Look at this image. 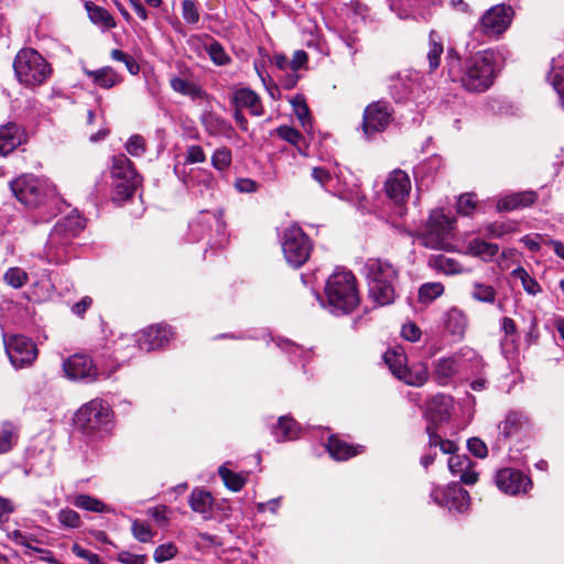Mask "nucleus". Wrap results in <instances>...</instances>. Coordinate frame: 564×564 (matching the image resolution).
<instances>
[{
  "mask_svg": "<svg viewBox=\"0 0 564 564\" xmlns=\"http://www.w3.org/2000/svg\"><path fill=\"white\" fill-rule=\"evenodd\" d=\"M148 516H150L153 520H155L160 525H165L169 522V518L166 516L167 513V507L166 506H156L153 508H150L147 511Z\"/></svg>",
  "mask_w": 564,
  "mask_h": 564,
  "instance_id": "774afa93",
  "label": "nucleus"
},
{
  "mask_svg": "<svg viewBox=\"0 0 564 564\" xmlns=\"http://www.w3.org/2000/svg\"><path fill=\"white\" fill-rule=\"evenodd\" d=\"M202 124L206 132L214 137H225L229 139L234 134L231 123L212 111L204 112L202 116Z\"/></svg>",
  "mask_w": 564,
  "mask_h": 564,
  "instance_id": "4be33fe9",
  "label": "nucleus"
},
{
  "mask_svg": "<svg viewBox=\"0 0 564 564\" xmlns=\"http://www.w3.org/2000/svg\"><path fill=\"white\" fill-rule=\"evenodd\" d=\"M444 53V44L442 36L435 32L431 31L429 36V51H427V59L429 66L431 70H435L441 64V56Z\"/></svg>",
  "mask_w": 564,
  "mask_h": 564,
  "instance_id": "72a5a7b5",
  "label": "nucleus"
},
{
  "mask_svg": "<svg viewBox=\"0 0 564 564\" xmlns=\"http://www.w3.org/2000/svg\"><path fill=\"white\" fill-rule=\"evenodd\" d=\"M18 80L26 87L44 84L52 75V67L46 59L33 48L21 50L13 63Z\"/></svg>",
  "mask_w": 564,
  "mask_h": 564,
  "instance_id": "20e7f679",
  "label": "nucleus"
},
{
  "mask_svg": "<svg viewBox=\"0 0 564 564\" xmlns=\"http://www.w3.org/2000/svg\"><path fill=\"white\" fill-rule=\"evenodd\" d=\"M411 187L410 176L406 172L399 169L393 170L386 180V194L395 205L397 213L400 216L404 214L403 205L409 198Z\"/></svg>",
  "mask_w": 564,
  "mask_h": 564,
  "instance_id": "ddd939ff",
  "label": "nucleus"
},
{
  "mask_svg": "<svg viewBox=\"0 0 564 564\" xmlns=\"http://www.w3.org/2000/svg\"><path fill=\"white\" fill-rule=\"evenodd\" d=\"M72 503L83 510L90 511V512H97V513H113L115 509L106 503H104L101 500L86 495V494H79L76 495Z\"/></svg>",
  "mask_w": 564,
  "mask_h": 564,
  "instance_id": "2f4dec72",
  "label": "nucleus"
},
{
  "mask_svg": "<svg viewBox=\"0 0 564 564\" xmlns=\"http://www.w3.org/2000/svg\"><path fill=\"white\" fill-rule=\"evenodd\" d=\"M536 194L532 191L513 193L500 198L497 203V209L507 212L528 207L536 200Z\"/></svg>",
  "mask_w": 564,
  "mask_h": 564,
  "instance_id": "b1692460",
  "label": "nucleus"
},
{
  "mask_svg": "<svg viewBox=\"0 0 564 564\" xmlns=\"http://www.w3.org/2000/svg\"><path fill=\"white\" fill-rule=\"evenodd\" d=\"M421 0H389L390 9L395 11L401 19L409 17L408 8H413L420 3Z\"/></svg>",
  "mask_w": 564,
  "mask_h": 564,
  "instance_id": "680f3d73",
  "label": "nucleus"
},
{
  "mask_svg": "<svg viewBox=\"0 0 564 564\" xmlns=\"http://www.w3.org/2000/svg\"><path fill=\"white\" fill-rule=\"evenodd\" d=\"M466 253L478 257L486 262H490L499 252V246L496 243L487 242L482 239H471L467 245Z\"/></svg>",
  "mask_w": 564,
  "mask_h": 564,
  "instance_id": "c756f323",
  "label": "nucleus"
},
{
  "mask_svg": "<svg viewBox=\"0 0 564 564\" xmlns=\"http://www.w3.org/2000/svg\"><path fill=\"white\" fill-rule=\"evenodd\" d=\"M449 491H452V485H448L447 487H434L431 491V498L440 507H446L449 506V498L451 495Z\"/></svg>",
  "mask_w": 564,
  "mask_h": 564,
  "instance_id": "bf43d9fd",
  "label": "nucleus"
},
{
  "mask_svg": "<svg viewBox=\"0 0 564 564\" xmlns=\"http://www.w3.org/2000/svg\"><path fill=\"white\" fill-rule=\"evenodd\" d=\"M362 448L364 446H352L334 435L329 437L327 443V451L336 460H345L356 456L358 453L362 452Z\"/></svg>",
  "mask_w": 564,
  "mask_h": 564,
  "instance_id": "393cba45",
  "label": "nucleus"
},
{
  "mask_svg": "<svg viewBox=\"0 0 564 564\" xmlns=\"http://www.w3.org/2000/svg\"><path fill=\"white\" fill-rule=\"evenodd\" d=\"M392 120V109L384 101H376L364 111L362 129L370 138L373 133L382 132Z\"/></svg>",
  "mask_w": 564,
  "mask_h": 564,
  "instance_id": "4468645a",
  "label": "nucleus"
},
{
  "mask_svg": "<svg viewBox=\"0 0 564 564\" xmlns=\"http://www.w3.org/2000/svg\"><path fill=\"white\" fill-rule=\"evenodd\" d=\"M74 423L85 434L107 430L110 424V408L101 400H91L78 409Z\"/></svg>",
  "mask_w": 564,
  "mask_h": 564,
  "instance_id": "1a4fd4ad",
  "label": "nucleus"
},
{
  "mask_svg": "<svg viewBox=\"0 0 564 564\" xmlns=\"http://www.w3.org/2000/svg\"><path fill=\"white\" fill-rule=\"evenodd\" d=\"M467 325L465 314L457 310L452 308L447 312L445 317V327L454 336H463Z\"/></svg>",
  "mask_w": 564,
  "mask_h": 564,
  "instance_id": "c9c22d12",
  "label": "nucleus"
},
{
  "mask_svg": "<svg viewBox=\"0 0 564 564\" xmlns=\"http://www.w3.org/2000/svg\"><path fill=\"white\" fill-rule=\"evenodd\" d=\"M496 485L505 494L519 495L527 492L532 482L523 473L512 468H503L496 475Z\"/></svg>",
  "mask_w": 564,
  "mask_h": 564,
  "instance_id": "dca6fc26",
  "label": "nucleus"
},
{
  "mask_svg": "<svg viewBox=\"0 0 564 564\" xmlns=\"http://www.w3.org/2000/svg\"><path fill=\"white\" fill-rule=\"evenodd\" d=\"M476 207V200L473 194H464L460 195L457 200V212L465 216L471 214L474 208Z\"/></svg>",
  "mask_w": 564,
  "mask_h": 564,
  "instance_id": "0e129e2a",
  "label": "nucleus"
},
{
  "mask_svg": "<svg viewBox=\"0 0 564 564\" xmlns=\"http://www.w3.org/2000/svg\"><path fill=\"white\" fill-rule=\"evenodd\" d=\"M550 82L557 93L564 109V68L553 69V72L550 74Z\"/></svg>",
  "mask_w": 564,
  "mask_h": 564,
  "instance_id": "13d9d810",
  "label": "nucleus"
},
{
  "mask_svg": "<svg viewBox=\"0 0 564 564\" xmlns=\"http://www.w3.org/2000/svg\"><path fill=\"white\" fill-rule=\"evenodd\" d=\"M383 359L392 375L408 386L422 387L429 380L427 365L419 361L409 366L406 354L402 348L388 349Z\"/></svg>",
  "mask_w": 564,
  "mask_h": 564,
  "instance_id": "423d86ee",
  "label": "nucleus"
},
{
  "mask_svg": "<svg viewBox=\"0 0 564 564\" xmlns=\"http://www.w3.org/2000/svg\"><path fill=\"white\" fill-rule=\"evenodd\" d=\"M467 447L471 454L478 458H485L488 454L487 445L477 437H471L467 442Z\"/></svg>",
  "mask_w": 564,
  "mask_h": 564,
  "instance_id": "69168bd1",
  "label": "nucleus"
},
{
  "mask_svg": "<svg viewBox=\"0 0 564 564\" xmlns=\"http://www.w3.org/2000/svg\"><path fill=\"white\" fill-rule=\"evenodd\" d=\"M72 552L77 557L86 560L89 564H106L105 560L101 556H99L98 554H96V553H94V552H91L89 550H86V549L82 547L77 543H75L72 546Z\"/></svg>",
  "mask_w": 564,
  "mask_h": 564,
  "instance_id": "052dcab7",
  "label": "nucleus"
},
{
  "mask_svg": "<svg viewBox=\"0 0 564 564\" xmlns=\"http://www.w3.org/2000/svg\"><path fill=\"white\" fill-rule=\"evenodd\" d=\"M25 141L26 133L18 123L8 122L0 127V155L11 153Z\"/></svg>",
  "mask_w": 564,
  "mask_h": 564,
  "instance_id": "6ab92c4d",
  "label": "nucleus"
},
{
  "mask_svg": "<svg viewBox=\"0 0 564 564\" xmlns=\"http://www.w3.org/2000/svg\"><path fill=\"white\" fill-rule=\"evenodd\" d=\"M281 243L284 258L293 268H300L308 260L312 242L297 225L284 229Z\"/></svg>",
  "mask_w": 564,
  "mask_h": 564,
  "instance_id": "6e6552de",
  "label": "nucleus"
},
{
  "mask_svg": "<svg viewBox=\"0 0 564 564\" xmlns=\"http://www.w3.org/2000/svg\"><path fill=\"white\" fill-rule=\"evenodd\" d=\"M364 272L368 281L369 296L378 305H387L393 302L395 291L394 283L398 271L386 260L379 258L368 259L364 265Z\"/></svg>",
  "mask_w": 564,
  "mask_h": 564,
  "instance_id": "f03ea898",
  "label": "nucleus"
},
{
  "mask_svg": "<svg viewBox=\"0 0 564 564\" xmlns=\"http://www.w3.org/2000/svg\"><path fill=\"white\" fill-rule=\"evenodd\" d=\"M57 519L64 528L77 529L82 524L79 514L69 508L61 509L57 514Z\"/></svg>",
  "mask_w": 564,
  "mask_h": 564,
  "instance_id": "de8ad7c7",
  "label": "nucleus"
},
{
  "mask_svg": "<svg viewBox=\"0 0 564 564\" xmlns=\"http://www.w3.org/2000/svg\"><path fill=\"white\" fill-rule=\"evenodd\" d=\"M527 423L528 417L523 413L510 411L506 419L498 425L499 435L508 438L522 430Z\"/></svg>",
  "mask_w": 564,
  "mask_h": 564,
  "instance_id": "7c9ffc66",
  "label": "nucleus"
},
{
  "mask_svg": "<svg viewBox=\"0 0 564 564\" xmlns=\"http://www.w3.org/2000/svg\"><path fill=\"white\" fill-rule=\"evenodd\" d=\"M293 111L299 119L301 126L308 130L312 128V120L310 115L308 106L303 96L297 95L291 100Z\"/></svg>",
  "mask_w": 564,
  "mask_h": 564,
  "instance_id": "58836bf2",
  "label": "nucleus"
},
{
  "mask_svg": "<svg viewBox=\"0 0 564 564\" xmlns=\"http://www.w3.org/2000/svg\"><path fill=\"white\" fill-rule=\"evenodd\" d=\"M18 435L11 425H4L0 430V454L11 451L17 443Z\"/></svg>",
  "mask_w": 564,
  "mask_h": 564,
  "instance_id": "49530a36",
  "label": "nucleus"
},
{
  "mask_svg": "<svg viewBox=\"0 0 564 564\" xmlns=\"http://www.w3.org/2000/svg\"><path fill=\"white\" fill-rule=\"evenodd\" d=\"M275 132L279 138L294 145L300 154L306 155L307 145L299 130L289 126H280Z\"/></svg>",
  "mask_w": 564,
  "mask_h": 564,
  "instance_id": "f704fd0d",
  "label": "nucleus"
},
{
  "mask_svg": "<svg viewBox=\"0 0 564 564\" xmlns=\"http://www.w3.org/2000/svg\"><path fill=\"white\" fill-rule=\"evenodd\" d=\"M84 228V220L79 216H68L56 223L50 232L45 256L50 262L59 263L65 259L66 248Z\"/></svg>",
  "mask_w": 564,
  "mask_h": 564,
  "instance_id": "39448f33",
  "label": "nucleus"
},
{
  "mask_svg": "<svg viewBox=\"0 0 564 564\" xmlns=\"http://www.w3.org/2000/svg\"><path fill=\"white\" fill-rule=\"evenodd\" d=\"M446 61L448 76L452 78L453 82H456L458 73L460 72V61L457 52L454 48L447 50Z\"/></svg>",
  "mask_w": 564,
  "mask_h": 564,
  "instance_id": "4d7b16f0",
  "label": "nucleus"
},
{
  "mask_svg": "<svg viewBox=\"0 0 564 564\" xmlns=\"http://www.w3.org/2000/svg\"><path fill=\"white\" fill-rule=\"evenodd\" d=\"M471 466L470 459L463 455H453L448 459V468L455 476H459L465 469Z\"/></svg>",
  "mask_w": 564,
  "mask_h": 564,
  "instance_id": "864d4df0",
  "label": "nucleus"
},
{
  "mask_svg": "<svg viewBox=\"0 0 564 564\" xmlns=\"http://www.w3.org/2000/svg\"><path fill=\"white\" fill-rule=\"evenodd\" d=\"M177 554V546L172 543H164L159 545L153 553V558L156 563H163L174 558Z\"/></svg>",
  "mask_w": 564,
  "mask_h": 564,
  "instance_id": "8fccbe9b",
  "label": "nucleus"
},
{
  "mask_svg": "<svg viewBox=\"0 0 564 564\" xmlns=\"http://www.w3.org/2000/svg\"><path fill=\"white\" fill-rule=\"evenodd\" d=\"M218 473L226 487L232 491L241 490L246 484L247 478L245 476L236 474L225 466L219 467Z\"/></svg>",
  "mask_w": 564,
  "mask_h": 564,
  "instance_id": "a19ab883",
  "label": "nucleus"
},
{
  "mask_svg": "<svg viewBox=\"0 0 564 564\" xmlns=\"http://www.w3.org/2000/svg\"><path fill=\"white\" fill-rule=\"evenodd\" d=\"M444 292V286L438 282L425 283L419 290V299L423 303H430Z\"/></svg>",
  "mask_w": 564,
  "mask_h": 564,
  "instance_id": "a18cd8bd",
  "label": "nucleus"
},
{
  "mask_svg": "<svg viewBox=\"0 0 564 564\" xmlns=\"http://www.w3.org/2000/svg\"><path fill=\"white\" fill-rule=\"evenodd\" d=\"M513 227L505 221H495L486 226L485 231L490 238H501L510 234Z\"/></svg>",
  "mask_w": 564,
  "mask_h": 564,
  "instance_id": "5fc2aeb1",
  "label": "nucleus"
},
{
  "mask_svg": "<svg viewBox=\"0 0 564 564\" xmlns=\"http://www.w3.org/2000/svg\"><path fill=\"white\" fill-rule=\"evenodd\" d=\"M513 15V9L510 6H494L480 17L475 31L488 37H498L510 26Z\"/></svg>",
  "mask_w": 564,
  "mask_h": 564,
  "instance_id": "9d476101",
  "label": "nucleus"
},
{
  "mask_svg": "<svg viewBox=\"0 0 564 564\" xmlns=\"http://www.w3.org/2000/svg\"><path fill=\"white\" fill-rule=\"evenodd\" d=\"M111 174L117 181L141 180L132 162L124 154L113 156Z\"/></svg>",
  "mask_w": 564,
  "mask_h": 564,
  "instance_id": "cd10ccee",
  "label": "nucleus"
},
{
  "mask_svg": "<svg viewBox=\"0 0 564 564\" xmlns=\"http://www.w3.org/2000/svg\"><path fill=\"white\" fill-rule=\"evenodd\" d=\"M4 281L12 288L19 289L28 281V274L20 268H10L3 276Z\"/></svg>",
  "mask_w": 564,
  "mask_h": 564,
  "instance_id": "09e8293b",
  "label": "nucleus"
},
{
  "mask_svg": "<svg viewBox=\"0 0 564 564\" xmlns=\"http://www.w3.org/2000/svg\"><path fill=\"white\" fill-rule=\"evenodd\" d=\"M497 292L494 286L475 282L473 284L471 297L478 302L494 304L496 301Z\"/></svg>",
  "mask_w": 564,
  "mask_h": 564,
  "instance_id": "79ce46f5",
  "label": "nucleus"
},
{
  "mask_svg": "<svg viewBox=\"0 0 564 564\" xmlns=\"http://www.w3.org/2000/svg\"><path fill=\"white\" fill-rule=\"evenodd\" d=\"M93 83L104 89H110L121 82V77L109 66L96 70L84 69Z\"/></svg>",
  "mask_w": 564,
  "mask_h": 564,
  "instance_id": "c85d7f7f",
  "label": "nucleus"
},
{
  "mask_svg": "<svg viewBox=\"0 0 564 564\" xmlns=\"http://www.w3.org/2000/svg\"><path fill=\"white\" fill-rule=\"evenodd\" d=\"M6 352L15 369L32 365L37 357L35 344L22 335L4 336Z\"/></svg>",
  "mask_w": 564,
  "mask_h": 564,
  "instance_id": "f8f14e48",
  "label": "nucleus"
},
{
  "mask_svg": "<svg viewBox=\"0 0 564 564\" xmlns=\"http://www.w3.org/2000/svg\"><path fill=\"white\" fill-rule=\"evenodd\" d=\"M299 433L297 423L289 416H281L278 425L273 429V435L278 442L295 440Z\"/></svg>",
  "mask_w": 564,
  "mask_h": 564,
  "instance_id": "473e14b6",
  "label": "nucleus"
},
{
  "mask_svg": "<svg viewBox=\"0 0 564 564\" xmlns=\"http://www.w3.org/2000/svg\"><path fill=\"white\" fill-rule=\"evenodd\" d=\"M232 102L236 108L248 109L252 116H262L263 106L261 99L257 93L249 88H239L234 93Z\"/></svg>",
  "mask_w": 564,
  "mask_h": 564,
  "instance_id": "412c9836",
  "label": "nucleus"
},
{
  "mask_svg": "<svg viewBox=\"0 0 564 564\" xmlns=\"http://www.w3.org/2000/svg\"><path fill=\"white\" fill-rule=\"evenodd\" d=\"M11 191L19 202L29 208H35L54 195L53 186L45 180L23 174L10 183Z\"/></svg>",
  "mask_w": 564,
  "mask_h": 564,
  "instance_id": "0eeeda50",
  "label": "nucleus"
},
{
  "mask_svg": "<svg viewBox=\"0 0 564 564\" xmlns=\"http://www.w3.org/2000/svg\"><path fill=\"white\" fill-rule=\"evenodd\" d=\"M453 229V218L447 216L443 209L433 210L429 218L426 234L423 237L425 247L435 250H447L448 238Z\"/></svg>",
  "mask_w": 564,
  "mask_h": 564,
  "instance_id": "9b49d317",
  "label": "nucleus"
},
{
  "mask_svg": "<svg viewBox=\"0 0 564 564\" xmlns=\"http://www.w3.org/2000/svg\"><path fill=\"white\" fill-rule=\"evenodd\" d=\"M89 19L95 24H98L106 29H111L116 26V22L111 14L104 8L98 7L94 3H89L86 6Z\"/></svg>",
  "mask_w": 564,
  "mask_h": 564,
  "instance_id": "4c0bfd02",
  "label": "nucleus"
},
{
  "mask_svg": "<svg viewBox=\"0 0 564 564\" xmlns=\"http://www.w3.org/2000/svg\"><path fill=\"white\" fill-rule=\"evenodd\" d=\"M419 87V75L412 72H404L391 78L389 91L391 97L400 102L409 99Z\"/></svg>",
  "mask_w": 564,
  "mask_h": 564,
  "instance_id": "a211bd4d",
  "label": "nucleus"
},
{
  "mask_svg": "<svg viewBox=\"0 0 564 564\" xmlns=\"http://www.w3.org/2000/svg\"><path fill=\"white\" fill-rule=\"evenodd\" d=\"M206 160V155L200 145H189L186 150L185 162L189 164L203 163Z\"/></svg>",
  "mask_w": 564,
  "mask_h": 564,
  "instance_id": "338daca9",
  "label": "nucleus"
},
{
  "mask_svg": "<svg viewBox=\"0 0 564 564\" xmlns=\"http://www.w3.org/2000/svg\"><path fill=\"white\" fill-rule=\"evenodd\" d=\"M503 58L500 48L478 52L465 62L464 70L458 73L457 80L468 91H485L492 85L499 59Z\"/></svg>",
  "mask_w": 564,
  "mask_h": 564,
  "instance_id": "f257e3e1",
  "label": "nucleus"
},
{
  "mask_svg": "<svg viewBox=\"0 0 564 564\" xmlns=\"http://www.w3.org/2000/svg\"><path fill=\"white\" fill-rule=\"evenodd\" d=\"M172 332L166 325L150 326L142 332L140 337L134 340L132 337H126L129 343H138V348L145 351H151L163 347L169 343Z\"/></svg>",
  "mask_w": 564,
  "mask_h": 564,
  "instance_id": "f3484780",
  "label": "nucleus"
},
{
  "mask_svg": "<svg viewBox=\"0 0 564 564\" xmlns=\"http://www.w3.org/2000/svg\"><path fill=\"white\" fill-rule=\"evenodd\" d=\"M170 86L175 93L187 96L193 100H207L209 97L200 85L183 77H172L170 79Z\"/></svg>",
  "mask_w": 564,
  "mask_h": 564,
  "instance_id": "5701e85b",
  "label": "nucleus"
},
{
  "mask_svg": "<svg viewBox=\"0 0 564 564\" xmlns=\"http://www.w3.org/2000/svg\"><path fill=\"white\" fill-rule=\"evenodd\" d=\"M511 274L513 278L521 281L522 288L528 294L536 295L542 292L541 285L528 273L524 268L518 267L511 272Z\"/></svg>",
  "mask_w": 564,
  "mask_h": 564,
  "instance_id": "ea45409f",
  "label": "nucleus"
},
{
  "mask_svg": "<svg viewBox=\"0 0 564 564\" xmlns=\"http://www.w3.org/2000/svg\"><path fill=\"white\" fill-rule=\"evenodd\" d=\"M141 180L117 181L115 185V200H126L130 198L137 187L140 185Z\"/></svg>",
  "mask_w": 564,
  "mask_h": 564,
  "instance_id": "37998d69",
  "label": "nucleus"
},
{
  "mask_svg": "<svg viewBox=\"0 0 564 564\" xmlns=\"http://www.w3.org/2000/svg\"><path fill=\"white\" fill-rule=\"evenodd\" d=\"M182 15L183 19L189 24H195L198 22L199 12L196 4L192 0H184L182 2Z\"/></svg>",
  "mask_w": 564,
  "mask_h": 564,
  "instance_id": "e2e57ef3",
  "label": "nucleus"
},
{
  "mask_svg": "<svg viewBox=\"0 0 564 564\" xmlns=\"http://www.w3.org/2000/svg\"><path fill=\"white\" fill-rule=\"evenodd\" d=\"M231 163V151L228 148L217 149L212 156V164L215 169L224 171Z\"/></svg>",
  "mask_w": 564,
  "mask_h": 564,
  "instance_id": "603ef678",
  "label": "nucleus"
},
{
  "mask_svg": "<svg viewBox=\"0 0 564 564\" xmlns=\"http://www.w3.org/2000/svg\"><path fill=\"white\" fill-rule=\"evenodd\" d=\"M329 310L335 314L351 312L359 303L355 275L350 271H336L325 286Z\"/></svg>",
  "mask_w": 564,
  "mask_h": 564,
  "instance_id": "7ed1b4c3",
  "label": "nucleus"
},
{
  "mask_svg": "<svg viewBox=\"0 0 564 564\" xmlns=\"http://www.w3.org/2000/svg\"><path fill=\"white\" fill-rule=\"evenodd\" d=\"M127 152L132 156H141L145 152V140L139 134L130 137L124 145Z\"/></svg>",
  "mask_w": 564,
  "mask_h": 564,
  "instance_id": "6e6d98bb",
  "label": "nucleus"
},
{
  "mask_svg": "<svg viewBox=\"0 0 564 564\" xmlns=\"http://www.w3.org/2000/svg\"><path fill=\"white\" fill-rule=\"evenodd\" d=\"M206 51H207V54L210 57V59L216 65L224 66V65L229 64L230 57L226 53L225 48L223 47V45L220 43L213 41L212 43L206 45Z\"/></svg>",
  "mask_w": 564,
  "mask_h": 564,
  "instance_id": "c03bdc74",
  "label": "nucleus"
},
{
  "mask_svg": "<svg viewBox=\"0 0 564 564\" xmlns=\"http://www.w3.org/2000/svg\"><path fill=\"white\" fill-rule=\"evenodd\" d=\"M449 510H456L457 512H464L469 507V494L467 490L462 488L458 484H452V491H449Z\"/></svg>",
  "mask_w": 564,
  "mask_h": 564,
  "instance_id": "e433bc0d",
  "label": "nucleus"
},
{
  "mask_svg": "<svg viewBox=\"0 0 564 564\" xmlns=\"http://www.w3.org/2000/svg\"><path fill=\"white\" fill-rule=\"evenodd\" d=\"M63 369L68 379L86 382L95 381L99 377L108 378L110 376L109 373L105 376L104 372H98L93 360L88 356L80 354H75L65 360Z\"/></svg>",
  "mask_w": 564,
  "mask_h": 564,
  "instance_id": "2eb2a0df",
  "label": "nucleus"
},
{
  "mask_svg": "<svg viewBox=\"0 0 564 564\" xmlns=\"http://www.w3.org/2000/svg\"><path fill=\"white\" fill-rule=\"evenodd\" d=\"M453 398L444 393L435 394L427 403V413L434 421H443L449 416Z\"/></svg>",
  "mask_w": 564,
  "mask_h": 564,
  "instance_id": "a878e982",
  "label": "nucleus"
},
{
  "mask_svg": "<svg viewBox=\"0 0 564 564\" xmlns=\"http://www.w3.org/2000/svg\"><path fill=\"white\" fill-rule=\"evenodd\" d=\"M458 367V356L440 358L434 362L432 377L437 384L447 386L452 378L457 373Z\"/></svg>",
  "mask_w": 564,
  "mask_h": 564,
  "instance_id": "aec40b11",
  "label": "nucleus"
},
{
  "mask_svg": "<svg viewBox=\"0 0 564 564\" xmlns=\"http://www.w3.org/2000/svg\"><path fill=\"white\" fill-rule=\"evenodd\" d=\"M188 505L194 512L203 514L207 518L214 505L212 494L202 488H194L188 497Z\"/></svg>",
  "mask_w": 564,
  "mask_h": 564,
  "instance_id": "bb28decb",
  "label": "nucleus"
},
{
  "mask_svg": "<svg viewBox=\"0 0 564 564\" xmlns=\"http://www.w3.org/2000/svg\"><path fill=\"white\" fill-rule=\"evenodd\" d=\"M131 531L133 536L142 543L151 542L154 533L145 522L134 520L132 522Z\"/></svg>",
  "mask_w": 564,
  "mask_h": 564,
  "instance_id": "3c124183",
  "label": "nucleus"
}]
</instances>
